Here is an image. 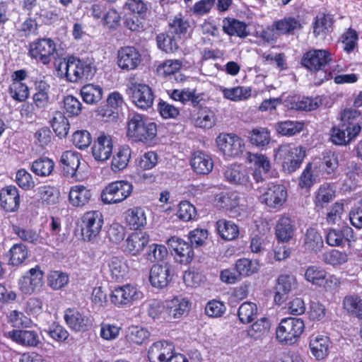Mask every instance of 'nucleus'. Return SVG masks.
<instances>
[{
  "instance_id": "1",
  "label": "nucleus",
  "mask_w": 362,
  "mask_h": 362,
  "mask_svg": "<svg viewBox=\"0 0 362 362\" xmlns=\"http://www.w3.org/2000/svg\"><path fill=\"white\" fill-rule=\"evenodd\" d=\"M301 64L311 72L323 71L322 81L329 80L333 77V72L342 71L339 65L333 64L332 53L322 49H313L306 52L301 59Z\"/></svg>"
},
{
  "instance_id": "2",
  "label": "nucleus",
  "mask_w": 362,
  "mask_h": 362,
  "mask_svg": "<svg viewBox=\"0 0 362 362\" xmlns=\"http://www.w3.org/2000/svg\"><path fill=\"white\" fill-rule=\"evenodd\" d=\"M56 69L59 77H64L71 83L91 78L95 72V68L91 63L74 57L60 62Z\"/></svg>"
},
{
  "instance_id": "3",
  "label": "nucleus",
  "mask_w": 362,
  "mask_h": 362,
  "mask_svg": "<svg viewBox=\"0 0 362 362\" xmlns=\"http://www.w3.org/2000/svg\"><path fill=\"white\" fill-rule=\"evenodd\" d=\"M157 135V124L147 117L134 114L127 122V136L136 142L148 144Z\"/></svg>"
},
{
  "instance_id": "4",
  "label": "nucleus",
  "mask_w": 362,
  "mask_h": 362,
  "mask_svg": "<svg viewBox=\"0 0 362 362\" xmlns=\"http://www.w3.org/2000/svg\"><path fill=\"white\" fill-rule=\"evenodd\" d=\"M305 156V147L292 144H282L274 150V160L281 163L283 170L286 173L296 171Z\"/></svg>"
},
{
  "instance_id": "5",
  "label": "nucleus",
  "mask_w": 362,
  "mask_h": 362,
  "mask_svg": "<svg viewBox=\"0 0 362 362\" xmlns=\"http://www.w3.org/2000/svg\"><path fill=\"white\" fill-rule=\"evenodd\" d=\"M305 330V323L301 318H283L276 329V339L281 344L291 346L300 338Z\"/></svg>"
},
{
  "instance_id": "6",
  "label": "nucleus",
  "mask_w": 362,
  "mask_h": 362,
  "mask_svg": "<svg viewBox=\"0 0 362 362\" xmlns=\"http://www.w3.org/2000/svg\"><path fill=\"white\" fill-rule=\"evenodd\" d=\"M144 297L143 292L136 285L126 284L114 287L110 294V300L118 308L130 307Z\"/></svg>"
},
{
  "instance_id": "7",
  "label": "nucleus",
  "mask_w": 362,
  "mask_h": 362,
  "mask_svg": "<svg viewBox=\"0 0 362 362\" xmlns=\"http://www.w3.org/2000/svg\"><path fill=\"white\" fill-rule=\"evenodd\" d=\"M133 185L127 180H117L107 185L101 192L102 202L105 204L122 202L131 196Z\"/></svg>"
},
{
  "instance_id": "8",
  "label": "nucleus",
  "mask_w": 362,
  "mask_h": 362,
  "mask_svg": "<svg viewBox=\"0 0 362 362\" xmlns=\"http://www.w3.org/2000/svg\"><path fill=\"white\" fill-rule=\"evenodd\" d=\"M127 93L133 104L141 110L150 108L154 100L151 88L143 83L132 81L127 85Z\"/></svg>"
},
{
  "instance_id": "9",
  "label": "nucleus",
  "mask_w": 362,
  "mask_h": 362,
  "mask_svg": "<svg viewBox=\"0 0 362 362\" xmlns=\"http://www.w3.org/2000/svg\"><path fill=\"white\" fill-rule=\"evenodd\" d=\"M56 52V43L51 38H40L29 45L28 55L44 65L52 62Z\"/></svg>"
},
{
  "instance_id": "10",
  "label": "nucleus",
  "mask_w": 362,
  "mask_h": 362,
  "mask_svg": "<svg viewBox=\"0 0 362 362\" xmlns=\"http://www.w3.org/2000/svg\"><path fill=\"white\" fill-rule=\"evenodd\" d=\"M103 225V216L99 211H89L81 217V234L86 241H91L100 234Z\"/></svg>"
},
{
  "instance_id": "11",
  "label": "nucleus",
  "mask_w": 362,
  "mask_h": 362,
  "mask_svg": "<svg viewBox=\"0 0 362 362\" xmlns=\"http://www.w3.org/2000/svg\"><path fill=\"white\" fill-rule=\"evenodd\" d=\"M314 171L326 179L336 177L339 167L338 155L332 151H327L322 154V157L315 158L311 161Z\"/></svg>"
},
{
  "instance_id": "12",
  "label": "nucleus",
  "mask_w": 362,
  "mask_h": 362,
  "mask_svg": "<svg viewBox=\"0 0 362 362\" xmlns=\"http://www.w3.org/2000/svg\"><path fill=\"white\" fill-rule=\"evenodd\" d=\"M225 180L236 187L250 189L252 183L249 169L242 164H232L227 166L223 172Z\"/></svg>"
},
{
  "instance_id": "13",
  "label": "nucleus",
  "mask_w": 362,
  "mask_h": 362,
  "mask_svg": "<svg viewBox=\"0 0 362 362\" xmlns=\"http://www.w3.org/2000/svg\"><path fill=\"white\" fill-rule=\"evenodd\" d=\"M216 142L218 148L229 157L240 156L245 149V143L243 139L235 134H220Z\"/></svg>"
},
{
  "instance_id": "14",
  "label": "nucleus",
  "mask_w": 362,
  "mask_h": 362,
  "mask_svg": "<svg viewBox=\"0 0 362 362\" xmlns=\"http://www.w3.org/2000/svg\"><path fill=\"white\" fill-rule=\"evenodd\" d=\"M44 272L40 266L29 269L18 279L20 291L25 295H31L40 290L43 285Z\"/></svg>"
},
{
  "instance_id": "15",
  "label": "nucleus",
  "mask_w": 362,
  "mask_h": 362,
  "mask_svg": "<svg viewBox=\"0 0 362 362\" xmlns=\"http://www.w3.org/2000/svg\"><path fill=\"white\" fill-rule=\"evenodd\" d=\"M287 197V189L284 185H273L260 196L259 201L269 209L279 210L286 203Z\"/></svg>"
},
{
  "instance_id": "16",
  "label": "nucleus",
  "mask_w": 362,
  "mask_h": 362,
  "mask_svg": "<svg viewBox=\"0 0 362 362\" xmlns=\"http://www.w3.org/2000/svg\"><path fill=\"white\" fill-rule=\"evenodd\" d=\"M64 318L68 327L76 332H86L93 326L92 317L85 312L67 309Z\"/></svg>"
},
{
  "instance_id": "17",
  "label": "nucleus",
  "mask_w": 362,
  "mask_h": 362,
  "mask_svg": "<svg viewBox=\"0 0 362 362\" xmlns=\"http://www.w3.org/2000/svg\"><path fill=\"white\" fill-rule=\"evenodd\" d=\"M11 83L8 87V93L11 97L16 101L23 102L29 96V88L23 82L27 77V71L24 69L15 71L11 74Z\"/></svg>"
},
{
  "instance_id": "18",
  "label": "nucleus",
  "mask_w": 362,
  "mask_h": 362,
  "mask_svg": "<svg viewBox=\"0 0 362 362\" xmlns=\"http://www.w3.org/2000/svg\"><path fill=\"white\" fill-rule=\"evenodd\" d=\"M332 348V341L329 336L325 334H313L309 339V349L315 360H325Z\"/></svg>"
},
{
  "instance_id": "19",
  "label": "nucleus",
  "mask_w": 362,
  "mask_h": 362,
  "mask_svg": "<svg viewBox=\"0 0 362 362\" xmlns=\"http://www.w3.org/2000/svg\"><path fill=\"white\" fill-rule=\"evenodd\" d=\"M361 132V127L357 123L342 124L341 127L332 129L330 139L336 145L343 146L349 144Z\"/></svg>"
},
{
  "instance_id": "20",
  "label": "nucleus",
  "mask_w": 362,
  "mask_h": 362,
  "mask_svg": "<svg viewBox=\"0 0 362 362\" xmlns=\"http://www.w3.org/2000/svg\"><path fill=\"white\" fill-rule=\"evenodd\" d=\"M192 303L187 298L182 296H174L165 301V314L168 319H179L188 314Z\"/></svg>"
},
{
  "instance_id": "21",
  "label": "nucleus",
  "mask_w": 362,
  "mask_h": 362,
  "mask_svg": "<svg viewBox=\"0 0 362 362\" xmlns=\"http://www.w3.org/2000/svg\"><path fill=\"white\" fill-rule=\"evenodd\" d=\"M356 240L357 238L354 230L349 226L344 227L341 230L329 229L325 235V241L331 247H341L346 242L350 245Z\"/></svg>"
},
{
  "instance_id": "22",
  "label": "nucleus",
  "mask_w": 362,
  "mask_h": 362,
  "mask_svg": "<svg viewBox=\"0 0 362 362\" xmlns=\"http://www.w3.org/2000/svg\"><path fill=\"white\" fill-rule=\"evenodd\" d=\"M297 284L296 279L293 275L281 274L274 287V301L280 305L284 303L289 293L296 288Z\"/></svg>"
},
{
  "instance_id": "23",
  "label": "nucleus",
  "mask_w": 362,
  "mask_h": 362,
  "mask_svg": "<svg viewBox=\"0 0 362 362\" xmlns=\"http://www.w3.org/2000/svg\"><path fill=\"white\" fill-rule=\"evenodd\" d=\"M247 159L254 165L252 176L256 182L264 181L272 168L269 159L265 155L250 152L247 153Z\"/></svg>"
},
{
  "instance_id": "24",
  "label": "nucleus",
  "mask_w": 362,
  "mask_h": 362,
  "mask_svg": "<svg viewBox=\"0 0 362 362\" xmlns=\"http://www.w3.org/2000/svg\"><path fill=\"white\" fill-rule=\"evenodd\" d=\"M92 155L98 161H106L112 154L113 141L112 136L104 133L100 134L94 141Z\"/></svg>"
},
{
  "instance_id": "25",
  "label": "nucleus",
  "mask_w": 362,
  "mask_h": 362,
  "mask_svg": "<svg viewBox=\"0 0 362 362\" xmlns=\"http://www.w3.org/2000/svg\"><path fill=\"white\" fill-rule=\"evenodd\" d=\"M168 247L176 255L177 260L181 264L189 263L194 257L192 247L180 238L173 236L167 240Z\"/></svg>"
},
{
  "instance_id": "26",
  "label": "nucleus",
  "mask_w": 362,
  "mask_h": 362,
  "mask_svg": "<svg viewBox=\"0 0 362 362\" xmlns=\"http://www.w3.org/2000/svg\"><path fill=\"white\" fill-rule=\"evenodd\" d=\"M149 241L148 233L142 230L132 232L126 239L125 251L132 256L139 255Z\"/></svg>"
},
{
  "instance_id": "27",
  "label": "nucleus",
  "mask_w": 362,
  "mask_h": 362,
  "mask_svg": "<svg viewBox=\"0 0 362 362\" xmlns=\"http://www.w3.org/2000/svg\"><path fill=\"white\" fill-rule=\"evenodd\" d=\"M141 61V54L134 47H122L118 51L117 65L122 70H133L139 66Z\"/></svg>"
},
{
  "instance_id": "28",
  "label": "nucleus",
  "mask_w": 362,
  "mask_h": 362,
  "mask_svg": "<svg viewBox=\"0 0 362 362\" xmlns=\"http://www.w3.org/2000/svg\"><path fill=\"white\" fill-rule=\"evenodd\" d=\"M173 273L170 265L154 264L149 274V281L152 286L157 288L166 287L171 281Z\"/></svg>"
},
{
  "instance_id": "29",
  "label": "nucleus",
  "mask_w": 362,
  "mask_h": 362,
  "mask_svg": "<svg viewBox=\"0 0 362 362\" xmlns=\"http://www.w3.org/2000/svg\"><path fill=\"white\" fill-rule=\"evenodd\" d=\"M109 276L112 281L122 282L128 279L129 269L126 260L112 257L107 262Z\"/></svg>"
},
{
  "instance_id": "30",
  "label": "nucleus",
  "mask_w": 362,
  "mask_h": 362,
  "mask_svg": "<svg viewBox=\"0 0 362 362\" xmlns=\"http://www.w3.org/2000/svg\"><path fill=\"white\" fill-rule=\"evenodd\" d=\"M1 206L7 212L16 211L20 205V195L18 189L13 185L6 186L0 192Z\"/></svg>"
},
{
  "instance_id": "31",
  "label": "nucleus",
  "mask_w": 362,
  "mask_h": 362,
  "mask_svg": "<svg viewBox=\"0 0 362 362\" xmlns=\"http://www.w3.org/2000/svg\"><path fill=\"white\" fill-rule=\"evenodd\" d=\"M173 351L172 344L166 341H158L149 347L148 358L151 362H165Z\"/></svg>"
},
{
  "instance_id": "32",
  "label": "nucleus",
  "mask_w": 362,
  "mask_h": 362,
  "mask_svg": "<svg viewBox=\"0 0 362 362\" xmlns=\"http://www.w3.org/2000/svg\"><path fill=\"white\" fill-rule=\"evenodd\" d=\"M190 165L197 174L207 175L213 170L214 161L209 154L197 151L191 157Z\"/></svg>"
},
{
  "instance_id": "33",
  "label": "nucleus",
  "mask_w": 362,
  "mask_h": 362,
  "mask_svg": "<svg viewBox=\"0 0 362 362\" xmlns=\"http://www.w3.org/2000/svg\"><path fill=\"white\" fill-rule=\"evenodd\" d=\"M92 192L88 187L83 185H75L70 187L69 202L74 207H83L89 203Z\"/></svg>"
},
{
  "instance_id": "34",
  "label": "nucleus",
  "mask_w": 362,
  "mask_h": 362,
  "mask_svg": "<svg viewBox=\"0 0 362 362\" xmlns=\"http://www.w3.org/2000/svg\"><path fill=\"white\" fill-rule=\"evenodd\" d=\"M295 226L291 218L286 215L279 216L276 226L275 235L280 243H288L294 236Z\"/></svg>"
},
{
  "instance_id": "35",
  "label": "nucleus",
  "mask_w": 362,
  "mask_h": 362,
  "mask_svg": "<svg viewBox=\"0 0 362 362\" xmlns=\"http://www.w3.org/2000/svg\"><path fill=\"white\" fill-rule=\"evenodd\" d=\"M126 224L132 230H140L147 224V218L145 209L141 206H134L124 212Z\"/></svg>"
},
{
  "instance_id": "36",
  "label": "nucleus",
  "mask_w": 362,
  "mask_h": 362,
  "mask_svg": "<svg viewBox=\"0 0 362 362\" xmlns=\"http://www.w3.org/2000/svg\"><path fill=\"white\" fill-rule=\"evenodd\" d=\"M6 336L22 346H36L40 342L38 334L33 330L13 329L6 332Z\"/></svg>"
},
{
  "instance_id": "37",
  "label": "nucleus",
  "mask_w": 362,
  "mask_h": 362,
  "mask_svg": "<svg viewBox=\"0 0 362 362\" xmlns=\"http://www.w3.org/2000/svg\"><path fill=\"white\" fill-rule=\"evenodd\" d=\"M305 279L315 286H321L328 281L337 283L338 280L334 276H329L327 278V272L321 267L312 265L309 266L305 272Z\"/></svg>"
},
{
  "instance_id": "38",
  "label": "nucleus",
  "mask_w": 362,
  "mask_h": 362,
  "mask_svg": "<svg viewBox=\"0 0 362 362\" xmlns=\"http://www.w3.org/2000/svg\"><path fill=\"white\" fill-rule=\"evenodd\" d=\"M240 194L236 192H221L215 197L217 207L233 212H238L240 208Z\"/></svg>"
},
{
  "instance_id": "39",
  "label": "nucleus",
  "mask_w": 362,
  "mask_h": 362,
  "mask_svg": "<svg viewBox=\"0 0 362 362\" xmlns=\"http://www.w3.org/2000/svg\"><path fill=\"white\" fill-rule=\"evenodd\" d=\"M272 28L277 35L294 34L303 28L300 20L296 17H285L276 21L272 24Z\"/></svg>"
},
{
  "instance_id": "40",
  "label": "nucleus",
  "mask_w": 362,
  "mask_h": 362,
  "mask_svg": "<svg viewBox=\"0 0 362 362\" xmlns=\"http://www.w3.org/2000/svg\"><path fill=\"white\" fill-rule=\"evenodd\" d=\"M11 230L22 241L34 245L48 244L47 240L42 238L39 233L30 228L12 225Z\"/></svg>"
},
{
  "instance_id": "41",
  "label": "nucleus",
  "mask_w": 362,
  "mask_h": 362,
  "mask_svg": "<svg viewBox=\"0 0 362 362\" xmlns=\"http://www.w3.org/2000/svg\"><path fill=\"white\" fill-rule=\"evenodd\" d=\"M81 163V155L75 151H64L61 156L60 163L67 176H74Z\"/></svg>"
},
{
  "instance_id": "42",
  "label": "nucleus",
  "mask_w": 362,
  "mask_h": 362,
  "mask_svg": "<svg viewBox=\"0 0 362 362\" xmlns=\"http://www.w3.org/2000/svg\"><path fill=\"white\" fill-rule=\"evenodd\" d=\"M132 156V149L128 145L120 146L112 156L111 169L117 173L125 169Z\"/></svg>"
},
{
  "instance_id": "43",
  "label": "nucleus",
  "mask_w": 362,
  "mask_h": 362,
  "mask_svg": "<svg viewBox=\"0 0 362 362\" xmlns=\"http://www.w3.org/2000/svg\"><path fill=\"white\" fill-rule=\"evenodd\" d=\"M35 93L33 95L34 104L38 108H45L49 103L50 85L45 80L37 81L35 83Z\"/></svg>"
},
{
  "instance_id": "44",
  "label": "nucleus",
  "mask_w": 362,
  "mask_h": 362,
  "mask_svg": "<svg viewBox=\"0 0 362 362\" xmlns=\"http://www.w3.org/2000/svg\"><path fill=\"white\" fill-rule=\"evenodd\" d=\"M270 328V320L267 317H261L247 328V335L252 340H259L269 334Z\"/></svg>"
},
{
  "instance_id": "45",
  "label": "nucleus",
  "mask_w": 362,
  "mask_h": 362,
  "mask_svg": "<svg viewBox=\"0 0 362 362\" xmlns=\"http://www.w3.org/2000/svg\"><path fill=\"white\" fill-rule=\"evenodd\" d=\"M335 197L334 187L329 183L321 185L315 192L314 203L317 208L322 209Z\"/></svg>"
},
{
  "instance_id": "46",
  "label": "nucleus",
  "mask_w": 362,
  "mask_h": 362,
  "mask_svg": "<svg viewBox=\"0 0 362 362\" xmlns=\"http://www.w3.org/2000/svg\"><path fill=\"white\" fill-rule=\"evenodd\" d=\"M192 121L194 126L197 127L211 129L216 124V117L214 112L209 108L202 107L193 115Z\"/></svg>"
},
{
  "instance_id": "47",
  "label": "nucleus",
  "mask_w": 362,
  "mask_h": 362,
  "mask_svg": "<svg viewBox=\"0 0 362 362\" xmlns=\"http://www.w3.org/2000/svg\"><path fill=\"white\" fill-rule=\"evenodd\" d=\"M37 199L43 204L54 205L59 202L60 193L57 189L50 185H43L35 190Z\"/></svg>"
},
{
  "instance_id": "48",
  "label": "nucleus",
  "mask_w": 362,
  "mask_h": 362,
  "mask_svg": "<svg viewBox=\"0 0 362 362\" xmlns=\"http://www.w3.org/2000/svg\"><path fill=\"white\" fill-rule=\"evenodd\" d=\"M305 127V123L300 121L285 120L276 122L274 128L279 134L292 136L301 132Z\"/></svg>"
},
{
  "instance_id": "49",
  "label": "nucleus",
  "mask_w": 362,
  "mask_h": 362,
  "mask_svg": "<svg viewBox=\"0 0 362 362\" xmlns=\"http://www.w3.org/2000/svg\"><path fill=\"white\" fill-rule=\"evenodd\" d=\"M223 98L234 102L247 100L251 96L252 89L247 86H236L233 88L221 87Z\"/></svg>"
},
{
  "instance_id": "50",
  "label": "nucleus",
  "mask_w": 362,
  "mask_h": 362,
  "mask_svg": "<svg viewBox=\"0 0 362 362\" xmlns=\"http://www.w3.org/2000/svg\"><path fill=\"white\" fill-rule=\"evenodd\" d=\"M216 229L220 237L226 240H233L238 237L239 227L234 222L220 219L216 222Z\"/></svg>"
},
{
  "instance_id": "51",
  "label": "nucleus",
  "mask_w": 362,
  "mask_h": 362,
  "mask_svg": "<svg viewBox=\"0 0 362 362\" xmlns=\"http://www.w3.org/2000/svg\"><path fill=\"white\" fill-rule=\"evenodd\" d=\"M223 30L228 35L245 37L248 35L247 25L234 18H226L223 21Z\"/></svg>"
},
{
  "instance_id": "52",
  "label": "nucleus",
  "mask_w": 362,
  "mask_h": 362,
  "mask_svg": "<svg viewBox=\"0 0 362 362\" xmlns=\"http://www.w3.org/2000/svg\"><path fill=\"white\" fill-rule=\"evenodd\" d=\"M80 93L86 103L94 105L102 99L103 90L100 86L89 83L81 88Z\"/></svg>"
},
{
  "instance_id": "53",
  "label": "nucleus",
  "mask_w": 362,
  "mask_h": 362,
  "mask_svg": "<svg viewBox=\"0 0 362 362\" xmlns=\"http://www.w3.org/2000/svg\"><path fill=\"white\" fill-rule=\"evenodd\" d=\"M303 243L306 250L317 252L323 247V239L316 228H309L305 233Z\"/></svg>"
},
{
  "instance_id": "54",
  "label": "nucleus",
  "mask_w": 362,
  "mask_h": 362,
  "mask_svg": "<svg viewBox=\"0 0 362 362\" xmlns=\"http://www.w3.org/2000/svg\"><path fill=\"white\" fill-rule=\"evenodd\" d=\"M343 306L348 313L362 319V298L360 296L355 294L345 296Z\"/></svg>"
},
{
  "instance_id": "55",
  "label": "nucleus",
  "mask_w": 362,
  "mask_h": 362,
  "mask_svg": "<svg viewBox=\"0 0 362 362\" xmlns=\"http://www.w3.org/2000/svg\"><path fill=\"white\" fill-rule=\"evenodd\" d=\"M51 125L54 132L58 136L65 137L69 133V120L64 115L59 111H57L53 114V117L51 119Z\"/></svg>"
},
{
  "instance_id": "56",
  "label": "nucleus",
  "mask_w": 362,
  "mask_h": 362,
  "mask_svg": "<svg viewBox=\"0 0 362 362\" xmlns=\"http://www.w3.org/2000/svg\"><path fill=\"white\" fill-rule=\"evenodd\" d=\"M54 168V161L47 157L40 158L33 162L31 170L35 175L41 177L49 175Z\"/></svg>"
},
{
  "instance_id": "57",
  "label": "nucleus",
  "mask_w": 362,
  "mask_h": 362,
  "mask_svg": "<svg viewBox=\"0 0 362 362\" xmlns=\"http://www.w3.org/2000/svg\"><path fill=\"white\" fill-rule=\"evenodd\" d=\"M259 269V264L257 260L242 258L235 263V270L239 276H249L257 273Z\"/></svg>"
},
{
  "instance_id": "58",
  "label": "nucleus",
  "mask_w": 362,
  "mask_h": 362,
  "mask_svg": "<svg viewBox=\"0 0 362 362\" xmlns=\"http://www.w3.org/2000/svg\"><path fill=\"white\" fill-rule=\"evenodd\" d=\"M257 315V306L255 303L246 301L243 303L238 310L239 320L243 324H248L254 320Z\"/></svg>"
},
{
  "instance_id": "59",
  "label": "nucleus",
  "mask_w": 362,
  "mask_h": 362,
  "mask_svg": "<svg viewBox=\"0 0 362 362\" xmlns=\"http://www.w3.org/2000/svg\"><path fill=\"white\" fill-rule=\"evenodd\" d=\"M349 259V255L346 251L331 250L323 255V260L326 264L333 267H340L346 264Z\"/></svg>"
},
{
  "instance_id": "60",
  "label": "nucleus",
  "mask_w": 362,
  "mask_h": 362,
  "mask_svg": "<svg viewBox=\"0 0 362 362\" xmlns=\"http://www.w3.org/2000/svg\"><path fill=\"white\" fill-rule=\"evenodd\" d=\"M170 31L175 35H185L190 28V23L187 18L182 14H177L169 21Z\"/></svg>"
},
{
  "instance_id": "61",
  "label": "nucleus",
  "mask_w": 362,
  "mask_h": 362,
  "mask_svg": "<svg viewBox=\"0 0 362 362\" xmlns=\"http://www.w3.org/2000/svg\"><path fill=\"white\" fill-rule=\"evenodd\" d=\"M271 140L269 131L263 127L253 129L250 133V141L257 147H263L269 144Z\"/></svg>"
},
{
  "instance_id": "62",
  "label": "nucleus",
  "mask_w": 362,
  "mask_h": 362,
  "mask_svg": "<svg viewBox=\"0 0 362 362\" xmlns=\"http://www.w3.org/2000/svg\"><path fill=\"white\" fill-rule=\"evenodd\" d=\"M320 176L319 173L314 171L313 163H308L304 170H303L299 177V186L301 188H310L316 182L317 177Z\"/></svg>"
},
{
  "instance_id": "63",
  "label": "nucleus",
  "mask_w": 362,
  "mask_h": 362,
  "mask_svg": "<svg viewBox=\"0 0 362 362\" xmlns=\"http://www.w3.org/2000/svg\"><path fill=\"white\" fill-rule=\"evenodd\" d=\"M333 25V19L329 14L320 13L316 16L313 26V33L315 36L328 32Z\"/></svg>"
},
{
  "instance_id": "64",
  "label": "nucleus",
  "mask_w": 362,
  "mask_h": 362,
  "mask_svg": "<svg viewBox=\"0 0 362 362\" xmlns=\"http://www.w3.org/2000/svg\"><path fill=\"white\" fill-rule=\"evenodd\" d=\"M9 263L13 266L22 264L28 257V249L22 243L13 245L9 250Z\"/></svg>"
}]
</instances>
